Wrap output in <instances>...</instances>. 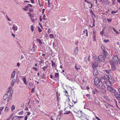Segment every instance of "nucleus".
<instances>
[{"mask_svg": "<svg viewBox=\"0 0 120 120\" xmlns=\"http://www.w3.org/2000/svg\"><path fill=\"white\" fill-rule=\"evenodd\" d=\"M92 66L93 68V74L95 76L98 74V72L96 68L98 66V64L95 62H92Z\"/></svg>", "mask_w": 120, "mask_h": 120, "instance_id": "nucleus-1", "label": "nucleus"}, {"mask_svg": "<svg viewBox=\"0 0 120 120\" xmlns=\"http://www.w3.org/2000/svg\"><path fill=\"white\" fill-rule=\"evenodd\" d=\"M105 28V27H104V29H102V31L100 32V34L101 35H102L104 34V31H105L104 28Z\"/></svg>", "mask_w": 120, "mask_h": 120, "instance_id": "nucleus-32", "label": "nucleus"}, {"mask_svg": "<svg viewBox=\"0 0 120 120\" xmlns=\"http://www.w3.org/2000/svg\"><path fill=\"white\" fill-rule=\"evenodd\" d=\"M49 38H51L53 39L54 38V37L52 34H50L49 35Z\"/></svg>", "mask_w": 120, "mask_h": 120, "instance_id": "nucleus-38", "label": "nucleus"}, {"mask_svg": "<svg viewBox=\"0 0 120 120\" xmlns=\"http://www.w3.org/2000/svg\"><path fill=\"white\" fill-rule=\"evenodd\" d=\"M93 93L95 94L96 92H98V91L96 89H95L93 91Z\"/></svg>", "mask_w": 120, "mask_h": 120, "instance_id": "nucleus-29", "label": "nucleus"}, {"mask_svg": "<svg viewBox=\"0 0 120 120\" xmlns=\"http://www.w3.org/2000/svg\"><path fill=\"white\" fill-rule=\"evenodd\" d=\"M98 59L99 60H95V62L97 63V64L98 63L99 61H102V62H104L105 61V57L103 55H101L99 56Z\"/></svg>", "mask_w": 120, "mask_h": 120, "instance_id": "nucleus-3", "label": "nucleus"}, {"mask_svg": "<svg viewBox=\"0 0 120 120\" xmlns=\"http://www.w3.org/2000/svg\"><path fill=\"white\" fill-rule=\"evenodd\" d=\"M51 63H52V67H54L55 66V64L54 62L52 60L51 61Z\"/></svg>", "mask_w": 120, "mask_h": 120, "instance_id": "nucleus-39", "label": "nucleus"}, {"mask_svg": "<svg viewBox=\"0 0 120 120\" xmlns=\"http://www.w3.org/2000/svg\"><path fill=\"white\" fill-rule=\"evenodd\" d=\"M12 94H10L9 96H8V97L7 98L6 100H5L6 101H7L8 102L9 101L11 100L12 99Z\"/></svg>", "mask_w": 120, "mask_h": 120, "instance_id": "nucleus-12", "label": "nucleus"}, {"mask_svg": "<svg viewBox=\"0 0 120 120\" xmlns=\"http://www.w3.org/2000/svg\"><path fill=\"white\" fill-rule=\"evenodd\" d=\"M118 57L117 56H114L113 57L112 60L113 63L116 64H117L119 61Z\"/></svg>", "mask_w": 120, "mask_h": 120, "instance_id": "nucleus-5", "label": "nucleus"}, {"mask_svg": "<svg viewBox=\"0 0 120 120\" xmlns=\"http://www.w3.org/2000/svg\"><path fill=\"white\" fill-rule=\"evenodd\" d=\"M54 76L55 78H58L59 77V74L58 73H56L54 75Z\"/></svg>", "mask_w": 120, "mask_h": 120, "instance_id": "nucleus-31", "label": "nucleus"}, {"mask_svg": "<svg viewBox=\"0 0 120 120\" xmlns=\"http://www.w3.org/2000/svg\"><path fill=\"white\" fill-rule=\"evenodd\" d=\"M15 82V80L14 79H12L11 81V85L12 86H13V85L14 84Z\"/></svg>", "mask_w": 120, "mask_h": 120, "instance_id": "nucleus-17", "label": "nucleus"}, {"mask_svg": "<svg viewBox=\"0 0 120 120\" xmlns=\"http://www.w3.org/2000/svg\"><path fill=\"white\" fill-rule=\"evenodd\" d=\"M37 42L39 43L40 45H41L42 44V41L40 39L38 38L37 39Z\"/></svg>", "mask_w": 120, "mask_h": 120, "instance_id": "nucleus-18", "label": "nucleus"}, {"mask_svg": "<svg viewBox=\"0 0 120 120\" xmlns=\"http://www.w3.org/2000/svg\"><path fill=\"white\" fill-rule=\"evenodd\" d=\"M110 76L109 79H108V81H107L105 83L106 84L107 86H109L111 85L115 81L114 79L112 78L111 75H109Z\"/></svg>", "mask_w": 120, "mask_h": 120, "instance_id": "nucleus-2", "label": "nucleus"}, {"mask_svg": "<svg viewBox=\"0 0 120 120\" xmlns=\"http://www.w3.org/2000/svg\"><path fill=\"white\" fill-rule=\"evenodd\" d=\"M12 120H19V119H18V118L17 116H15L12 118Z\"/></svg>", "mask_w": 120, "mask_h": 120, "instance_id": "nucleus-28", "label": "nucleus"}, {"mask_svg": "<svg viewBox=\"0 0 120 120\" xmlns=\"http://www.w3.org/2000/svg\"><path fill=\"white\" fill-rule=\"evenodd\" d=\"M117 12V11H111V13L112 14L113 13H116Z\"/></svg>", "mask_w": 120, "mask_h": 120, "instance_id": "nucleus-50", "label": "nucleus"}, {"mask_svg": "<svg viewBox=\"0 0 120 120\" xmlns=\"http://www.w3.org/2000/svg\"><path fill=\"white\" fill-rule=\"evenodd\" d=\"M109 75H110L109 74L108 75H106V74L104 75V77H103L107 81V80L108 79H109V77H110L109 76Z\"/></svg>", "mask_w": 120, "mask_h": 120, "instance_id": "nucleus-14", "label": "nucleus"}, {"mask_svg": "<svg viewBox=\"0 0 120 120\" xmlns=\"http://www.w3.org/2000/svg\"><path fill=\"white\" fill-rule=\"evenodd\" d=\"M28 117V116H26L25 117V120H27V119Z\"/></svg>", "mask_w": 120, "mask_h": 120, "instance_id": "nucleus-61", "label": "nucleus"}, {"mask_svg": "<svg viewBox=\"0 0 120 120\" xmlns=\"http://www.w3.org/2000/svg\"><path fill=\"white\" fill-rule=\"evenodd\" d=\"M44 26L46 27H48V22H46L45 24H44Z\"/></svg>", "mask_w": 120, "mask_h": 120, "instance_id": "nucleus-43", "label": "nucleus"}, {"mask_svg": "<svg viewBox=\"0 0 120 120\" xmlns=\"http://www.w3.org/2000/svg\"><path fill=\"white\" fill-rule=\"evenodd\" d=\"M34 88H32L31 90V92L32 93H33L34 92Z\"/></svg>", "mask_w": 120, "mask_h": 120, "instance_id": "nucleus-52", "label": "nucleus"}, {"mask_svg": "<svg viewBox=\"0 0 120 120\" xmlns=\"http://www.w3.org/2000/svg\"><path fill=\"white\" fill-rule=\"evenodd\" d=\"M107 19L108 21V22L109 23L111 22L112 20V19L110 18L108 19L107 18Z\"/></svg>", "mask_w": 120, "mask_h": 120, "instance_id": "nucleus-42", "label": "nucleus"}, {"mask_svg": "<svg viewBox=\"0 0 120 120\" xmlns=\"http://www.w3.org/2000/svg\"><path fill=\"white\" fill-rule=\"evenodd\" d=\"M17 117L18 118V119H19V118H22L23 117L22 116H17Z\"/></svg>", "mask_w": 120, "mask_h": 120, "instance_id": "nucleus-60", "label": "nucleus"}, {"mask_svg": "<svg viewBox=\"0 0 120 120\" xmlns=\"http://www.w3.org/2000/svg\"><path fill=\"white\" fill-rule=\"evenodd\" d=\"M45 9H42V14H44V13L45 11Z\"/></svg>", "mask_w": 120, "mask_h": 120, "instance_id": "nucleus-63", "label": "nucleus"}, {"mask_svg": "<svg viewBox=\"0 0 120 120\" xmlns=\"http://www.w3.org/2000/svg\"><path fill=\"white\" fill-rule=\"evenodd\" d=\"M23 9L24 11H27L28 10V9H26V8H23Z\"/></svg>", "mask_w": 120, "mask_h": 120, "instance_id": "nucleus-64", "label": "nucleus"}, {"mask_svg": "<svg viewBox=\"0 0 120 120\" xmlns=\"http://www.w3.org/2000/svg\"><path fill=\"white\" fill-rule=\"evenodd\" d=\"M89 5H90L91 6L90 7V8H91L92 7V4L91 3H90L89 2Z\"/></svg>", "mask_w": 120, "mask_h": 120, "instance_id": "nucleus-56", "label": "nucleus"}, {"mask_svg": "<svg viewBox=\"0 0 120 120\" xmlns=\"http://www.w3.org/2000/svg\"><path fill=\"white\" fill-rule=\"evenodd\" d=\"M36 49V47L34 45H33L32 48L31 50L32 51H34Z\"/></svg>", "mask_w": 120, "mask_h": 120, "instance_id": "nucleus-22", "label": "nucleus"}, {"mask_svg": "<svg viewBox=\"0 0 120 120\" xmlns=\"http://www.w3.org/2000/svg\"><path fill=\"white\" fill-rule=\"evenodd\" d=\"M9 110L8 108L7 107H5V112H7L9 111Z\"/></svg>", "mask_w": 120, "mask_h": 120, "instance_id": "nucleus-33", "label": "nucleus"}, {"mask_svg": "<svg viewBox=\"0 0 120 120\" xmlns=\"http://www.w3.org/2000/svg\"><path fill=\"white\" fill-rule=\"evenodd\" d=\"M8 90L7 91V92L8 93L10 91V94H12L13 92V89L12 88V87L11 86H9L8 89Z\"/></svg>", "mask_w": 120, "mask_h": 120, "instance_id": "nucleus-8", "label": "nucleus"}, {"mask_svg": "<svg viewBox=\"0 0 120 120\" xmlns=\"http://www.w3.org/2000/svg\"><path fill=\"white\" fill-rule=\"evenodd\" d=\"M68 79L71 81H72L73 80V77L71 75H68Z\"/></svg>", "mask_w": 120, "mask_h": 120, "instance_id": "nucleus-16", "label": "nucleus"}, {"mask_svg": "<svg viewBox=\"0 0 120 120\" xmlns=\"http://www.w3.org/2000/svg\"><path fill=\"white\" fill-rule=\"evenodd\" d=\"M64 92H65V95L66 96H68V92H67V91L66 90L64 91Z\"/></svg>", "mask_w": 120, "mask_h": 120, "instance_id": "nucleus-48", "label": "nucleus"}, {"mask_svg": "<svg viewBox=\"0 0 120 120\" xmlns=\"http://www.w3.org/2000/svg\"><path fill=\"white\" fill-rule=\"evenodd\" d=\"M15 71H14L12 72L11 76V78H14L15 77Z\"/></svg>", "mask_w": 120, "mask_h": 120, "instance_id": "nucleus-24", "label": "nucleus"}, {"mask_svg": "<svg viewBox=\"0 0 120 120\" xmlns=\"http://www.w3.org/2000/svg\"><path fill=\"white\" fill-rule=\"evenodd\" d=\"M4 107L1 106L0 107V110L1 111H2L4 109Z\"/></svg>", "mask_w": 120, "mask_h": 120, "instance_id": "nucleus-51", "label": "nucleus"}, {"mask_svg": "<svg viewBox=\"0 0 120 120\" xmlns=\"http://www.w3.org/2000/svg\"><path fill=\"white\" fill-rule=\"evenodd\" d=\"M75 68L76 70H78L80 69V67L78 66V65H75Z\"/></svg>", "mask_w": 120, "mask_h": 120, "instance_id": "nucleus-36", "label": "nucleus"}, {"mask_svg": "<svg viewBox=\"0 0 120 120\" xmlns=\"http://www.w3.org/2000/svg\"><path fill=\"white\" fill-rule=\"evenodd\" d=\"M108 86V89L110 92H114V91H115V90L112 87L109 86Z\"/></svg>", "mask_w": 120, "mask_h": 120, "instance_id": "nucleus-10", "label": "nucleus"}, {"mask_svg": "<svg viewBox=\"0 0 120 120\" xmlns=\"http://www.w3.org/2000/svg\"><path fill=\"white\" fill-rule=\"evenodd\" d=\"M78 47H76L75 49L74 50V53L76 55H77L78 53Z\"/></svg>", "mask_w": 120, "mask_h": 120, "instance_id": "nucleus-15", "label": "nucleus"}, {"mask_svg": "<svg viewBox=\"0 0 120 120\" xmlns=\"http://www.w3.org/2000/svg\"><path fill=\"white\" fill-rule=\"evenodd\" d=\"M23 111H22L21 112H19V115H21L23 113Z\"/></svg>", "mask_w": 120, "mask_h": 120, "instance_id": "nucleus-49", "label": "nucleus"}, {"mask_svg": "<svg viewBox=\"0 0 120 120\" xmlns=\"http://www.w3.org/2000/svg\"><path fill=\"white\" fill-rule=\"evenodd\" d=\"M15 109V106L14 105H13L11 107V110L12 111H13Z\"/></svg>", "mask_w": 120, "mask_h": 120, "instance_id": "nucleus-47", "label": "nucleus"}, {"mask_svg": "<svg viewBox=\"0 0 120 120\" xmlns=\"http://www.w3.org/2000/svg\"><path fill=\"white\" fill-rule=\"evenodd\" d=\"M24 58V56H23V55H21V57L20 58V59L22 60V59H23Z\"/></svg>", "mask_w": 120, "mask_h": 120, "instance_id": "nucleus-62", "label": "nucleus"}, {"mask_svg": "<svg viewBox=\"0 0 120 120\" xmlns=\"http://www.w3.org/2000/svg\"><path fill=\"white\" fill-rule=\"evenodd\" d=\"M99 80L98 78L96 77L94 80V82L95 85H97L99 82Z\"/></svg>", "mask_w": 120, "mask_h": 120, "instance_id": "nucleus-7", "label": "nucleus"}, {"mask_svg": "<svg viewBox=\"0 0 120 120\" xmlns=\"http://www.w3.org/2000/svg\"><path fill=\"white\" fill-rule=\"evenodd\" d=\"M109 41V40H104V41L105 42V43H106L107 42H108Z\"/></svg>", "mask_w": 120, "mask_h": 120, "instance_id": "nucleus-54", "label": "nucleus"}, {"mask_svg": "<svg viewBox=\"0 0 120 120\" xmlns=\"http://www.w3.org/2000/svg\"><path fill=\"white\" fill-rule=\"evenodd\" d=\"M33 69L35 70V71H37L38 70V69L34 67H33Z\"/></svg>", "mask_w": 120, "mask_h": 120, "instance_id": "nucleus-45", "label": "nucleus"}, {"mask_svg": "<svg viewBox=\"0 0 120 120\" xmlns=\"http://www.w3.org/2000/svg\"><path fill=\"white\" fill-rule=\"evenodd\" d=\"M22 79L25 84H27V83L26 82V79L25 77H23L22 78Z\"/></svg>", "mask_w": 120, "mask_h": 120, "instance_id": "nucleus-19", "label": "nucleus"}, {"mask_svg": "<svg viewBox=\"0 0 120 120\" xmlns=\"http://www.w3.org/2000/svg\"><path fill=\"white\" fill-rule=\"evenodd\" d=\"M8 95L7 94H5L4 95L3 97V99L5 101V100H6L7 98H8Z\"/></svg>", "mask_w": 120, "mask_h": 120, "instance_id": "nucleus-23", "label": "nucleus"}, {"mask_svg": "<svg viewBox=\"0 0 120 120\" xmlns=\"http://www.w3.org/2000/svg\"><path fill=\"white\" fill-rule=\"evenodd\" d=\"M95 117L97 120H101L97 116H95Z\"/></svg>", "mask_w": 120, "mask_h": 120, "instance_id": "nucleus-55", "label": "nucleus"}, {"mask_svg": "<svg viewBox=\"0 0 120 120\" xmlns=\"http://www.w3.org/2000/svg\"><path fill=\"white\" fill-rule=\"evenodd\" d=\"M95 85L96 86V87L97 88H100L101 86V85L100 84H98L97 85Z\"/></svg>", "mask_w": 120, "mask_h": 120, "instance_id": "nucleus-35", "label": "nucleus"}, {"mask_svg": "<svg viewBox=\"0 0 120 120\" xmlns=\"http://www.w3.org/2000/svg\"><path fill=\"white\" fill-rule=\"evenodd\" d=\"M113 62H110L111 66V68L112 70H115L116 69L115 65Z\"/></svg>", "mask_w": 120, "mask_h": 120, "instance_id": "nucleus-9", "label": "nucleus"}, {"mask_svg": "<svg viewBox=\"0 0 120 120\" xmlns=\"http://www.w3.org/2000/svg\"><path fill=\"white\" fill-rule=\"evenodd\" d=\"M115 95L116 98L119 100H120V93L117 92L115 93Z\"/></svg>", "mask_w": 120, "mask_h": 120, "instance_id": "nucleus-11", "label": "nucleus"}, {"mask_svg": "<svg viewBox=\"0 0 120 120\" xmlns=\"http://www.w3.org/2000/svg\"><path fill=\"white\" fill-rule=\"evenodd\" d=\"M46 16H45V14L44 15L43 17V19H45V17Z\"/></svg>", "mask_w": 120, "mask_h": 120, "instance_id": "nucleus-59", "label": "nucleus"}, {"mask_svg": "<svg viewBox=\"0 0 120 120\" xmlns=\"http://www.w3.org/2000/svg\"><path fill=\"white\" fill-rule=\"evenodd\" d=\"M38 31L40 33L41 32L42 30L41 29V28L39 27H38Z\"/></svg>", "mask_w": 120, "mask_h": 120, "instance_id": "nucleus-46", "label": "nucleus"}, {"mask_svg": "<svg viewBox=\"0 0 120 120\" xmlns=\"http://www.w3.org/2000/svg\"><path fill=\"white\" fill-rule=\"evenodd\" d=\"M12 28L14 30H17L18 29L17 26L16 25H14H14L13 26Z\"/></svg>", "mask_w": 120, "mask_h": 120, "instance_id": "nucleus-20", "label": "nucleus"}, {"mask_svg": "<svg viewBox=\"0 0 120 120\" xmlns=\"http://www.w3.org/2000/svg\"><path fill=\"white\" fill-rule=\"evenodd\" d=\"M101 48L104 55L106 56L108 54V53L106 51L104 46L103 45H101Z\"/></svg>", "mask_w": 120, "mask_h": 120, "instance_id": "nucleus-6", "label": "nucleus"}, {"mask_svg": "<svg viewBox=\"0 0 120 120\" xmlns=\"http://www.w3.org/2000/svg\"><path fill=\"white\" fill-rule=\"evenodd\" d=\"M73 103H71L70 102H69V105L71 106H73L74 104L75 103V102H74L73 100H72Z\"/></svg>", "mask_w": 120, "mask_h": 120, "instance_id": "nucleus-21", "label": "nucleus"}, {"mask_svg": "<svg viewBox=\"0 0 120 120\" xmlns=\"http://www.w3.org/2000/svg\"><path fill=\"white\" fill-rule=\"evenodd\" d=\"M48 67V66L47 65H45V66L43 68V69L44 70H45V69H46Z\"/></svg>", "mask_w": 120, "mask_h": 120, "instance_id": "nucleus-40", "label": "nucleus"}, {"mask_svg": "<svg viewBox=\"0 0 120 120\" xmlns=\"http://www.w3.org/2000/svg\"><path fill=\"white\" fill-rule=\"evenodd\" d=\"M101 81L102 83H105L107 81L105 80L104 78L102 77L101 78Z\"/></svg>", "mask_w": 120, "mask_h": 120, "instance_id": "nucleus-13", "label": "nucleus"}, {"mask_svg": "<svg viewBox=\"0 0 120 120\" xmlns=\"http://www.w3.org/2000/svg\"><path fill=\"white\" fill-rule=\"evenodd\" d=\"M31 30L32 32L34 31V26L33 25H31L30 26Z\"/></svg>", "mask_w": 120, "mask_h": 120, "instance_id": "nucleus-37", "label": "nucleus"}, {"mask_svg": "<svg viewBox=\"0 0 120 120\" xmlns=\"http://www.w3.org/2000/svg\"><path fill=\"white\" fill-rule=\"evenodd\" d=\"M41 78L42 79H45L46 77L44 73H43L41 75Z\"/></svg>", "mask_w": 120, "mask_h": 120, "instance_id": "nucleus-25", "label": "nucleus"}, {"mask_svg": "<svg viewBox=\"0 0 120 120\" xmlns=\"http://www.w3.org/2000/svg\"><path fill=\"white\" fill-rule=\"evenodd\" d=\"M86 97L88 98L89 99H92V98L91 95L89 94H87L86 95Z\"/></svg>", "mask_w": 120, "mask_h": 120, "instance_id": "nucleus-26", "label": "nucleus"}, {"mask_svg": "<svg viewBox=\"0 0 120 120\" xmlns=\"http://www.w3.org/2000/svg\"><path fill=\"white\" fill-rule=\"evenodd\" d=\"M53 46L54 47V49L56 50L57 49V47H56V45L54 42H53L52 43Z\"/></svg>", "mask_w": 120, "mask_h": 120, "instance_id": "nucleus-27", "label": "nucleus"}, {"mask_svg": "<svg viewBox=\"0 0 120 120\" xmlns=\"http://www.w3.org/2000/svg\"><path fill=\"white\" fill-rule=\"evenodd\" d=\"M104 71L108 74L110 73L111 72V71L110 70H104Z\"/></svg>", "mask_w": 120, "mask_h": 120, "instance_id": "nucleus-30", "label": "nucleus"}, {"mask_svg": "<svg viewBox=\"0 0 120 120\" xmlns=\"http://www.w3.org/2000/svg\"><path fill=\"white\" fill-rule=\"evenodd\" d=\"M84 33H86V35L87 36L88 35V31L87 30H86H86H84L83 31Z\"/></svg>", "mask_w": 120, "mask_h": 120, "instance_id": "nucleus-34", "label": "nucleus"}, {"mask_svg": "<svg viewBox=\"0 0 120 120\" xmlns=\"http://www.w3.org/2000/svg\"><path fill=\"white\" fill-rule=\"evenodd\" d=\"M105 86L104 84H101V86L100 88L101 90V92L102 93L104 94L105 93L106 90L105 89Z\"/></svg>", "mask_w": 120, "mask_h": 120, "instance_id": "nucleus-4", "label": "nucleus"}, {"mask_svg": "<svg viewBox=\"0 0 120 120\" xmlns=\"http://www.w3.org/2000/svg\"><path fill=\"white\" fill-rule=\"evenodd\" d=\"M30 112H27V115L26 116H27L28 115H30Z\"/></svg>", "mask_w": 120, "mask_h": 120, "instance_id": "nucleus-57", "label": "nucleus"}, {"mask_svg": "<svg viewBox=\"0 0 120 120\" xmlns=\"http://www.w3.org/2000/svg\"><path fill=\"white\" fill-rule=\"evenodd\" d=\"M51 32V31L50 30V29H49L48 30V34H49Z\"/></svg>", "mask_w": 120, "mask_h": 120, "instance_id": "nucleus-58", "label": "nucleus"}, {"mask_svg": "<svg viewBox=\"0 0 120 120\" xmlns=\"http://www.w3.org/2000/svg\"><path fill=\"white\" fill-rule=\"evenodd\" d=\"M16 82H17L18 83L19 81V78L18 77H16Z\"/></svg>", "mask_w": 120, "mask_h": 120, "instance_id": "nucleus-41", "label": "nucleus"}, {"mask_svg": "<svg viewBox=\"0 0 120 120\" xmlns=\"http://www.w3.org/2000/svg\"><path fill=\"white\" fill-rule=\"evenodd\" d=\"M113 30L116 32V33L117 34H119V33L114 28H112Z\"/></svg>", "mask_w": 120, "mask_h": 120, "instance_id": "nucleus-44", "label": "nucleus"}, {"mask_svg": "<svg viewBox=\"0 0 120 120\" xmlns=\"http://www.w3.org/2000/svg\"><path fill=\"white\" fill-rule=\"evenodd\" d=\"M105 36L107 37H108V34L107 33H106L105 34H104Z\"/></svg>", "mask_w": 120, "mask_h": 120, "instance_id": "nucleus-53", "label": "nucleus"}]
</instances>
